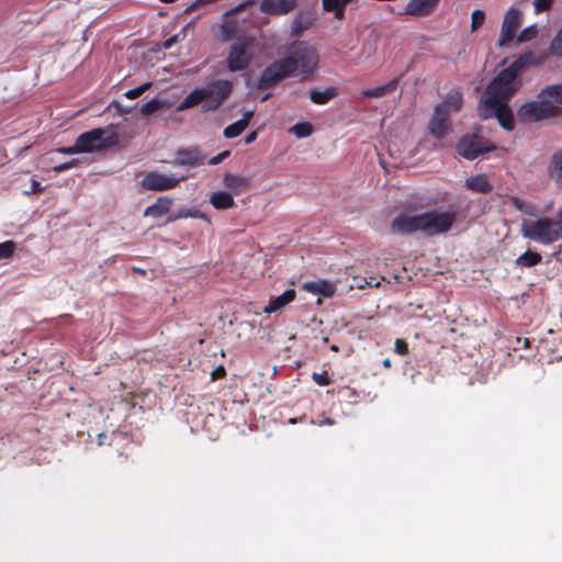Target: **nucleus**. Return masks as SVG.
Segmentation results:
<instances>
[{
    "label": "nucleus",
    "mask_w": 562,
    "mask_h": 562,
    "mask_svg": "<svg viewBox=\"0 0 562 562\" xmlns=\"http://www.w3.org/2000/svg\"><path fill=\"white\" fill-rule=\"evenodd\" d=\"M226 376V369L223 366H218L211 373V380L216 381Z\"/></svg>",
    "instance_id": "a18cd8bd"
},
{
    "label": "nucleus",
    "mask_w": 562,
    "mask_h": 562,
    "mask_svg": "<svg viewBox=\"0 0 562 562\" xmlns=\"http://www.w3.org/2000/svg\"><path fill=\"white\" fill-rule=\"evenodd\" d=\"M532 61L533 54L531 52L519 55L490 82L480 103L508 102L521 88L522 82L519 77L522 70Z\"/></svg>",
    "instance_id": "f257e3e1"
},
{
    "label": "nucleus",
    "mask_w": 562,
    "mask_h": 562,
    "mask_svg": "<svg viewBox=\"0 0 562 562\" xmlns=\"http://www.w3.org/2000/svg\"><path fill=\"white\" fill-rule=\"evenodd\" d=\"M255 38L252 36H239L232 44L227 57V67L231 71H241L248 68L251 60V49Z\"/></svg>",
    "instance_id": "6e6552de"
},
{
    "label": "nucleus",
    "mask_w": 562,
    "mask_h": 562,
    "mask_svg": "<svg viewBox=\"0 0 562 562\" xmlns=\"http://www.w3.org/2000/svg\"><path fill=\"white\" fill-rule=\"evenodd\" d=\"M398 80L394 79L386 85L367 89L361 92L363 98L379 99L395 91Z\"/></svg>",
    "instance_id": "cd10ccee"
},
{
    "label": "nucleus",
    "mask_w": 562,
    "mask_h": 562,
    "mask_svg": "<svg viewBox=\"0 0 562 562\" xmlns=\"http://www.w3.org/2000/svg\"><path fill=\"white\" fill-rule=\"evenodd\" d=\"M228 156H229V151L228 150L222 151L218 155L212 157L209 160V164L210 165H218L220 162H222Z\"/></svg>",
    "instance_id": "49530a36"
},
{
    "label": "nucleus",
    "mask_w": 562,
    "mask_h": 562,
    "mask_svg": "<svg viewBox=\"0 0 562 562\" xmlns=\"http://www.w3.org/2000/svg\"><path fill=\"white\" fill-rule=\"evenodd\" d=\"M562 104V83L544 87L538 94V101L524 103L517 110L521 123L540 122L559 114Z\"/></svg>",
    "instance_id": "f03ea898"
},
{
    "label": "nucleus",
    "mask_w": 562,
    "mask_h": 562,
    "mask_svg": "<svg viewBox=\"0 0 562 562\" xmlns=\"http://www.w3.org/2000/svg\"><path fill=\"white\" fill-rule=\"evenodd\" d=\"M55 151L59 153V154H64V155L80 154V149L78 147L77 142H75V144L72 146L58 147Z\"/></svg>",
    "instance_id": "37998d69"
},
{
    "label": "nucleus",
    "mask_w": 562,
    "mask_h": 562,
    "mask_svg": "<svg viewBox=\"0 0 562 562\" xmlns=\"http://www.w3.org/2000/svg\"><path fill=\"white\" fill-rule=\"evenodd\" d=\"M316 12L314 9L300 10L291 25V33L293 35H300L303 31L310 29L315 21Z\"/></svg>",
    "instance_id": "f3484780"
},
{
    "label": "nucleus",
    "mask_w": 562,
    "mask_h": 562,
    "mask_svg": "<svg viewBox=\"0 0 562 562\" xmlns=\"http://www.w3.org/2000/svg\"><path fill=\"white\" fill-rule=\"evenodd\" d=\"M151 83L150 82H146V83H143L136 88H133V89H130L127 90L124 95L130 99V100H134V99H137L138 97H140L146 90H148L150 88Z\"/></svg>",
    "instance_id": "e433bc0d"
},
{
    "label": "nucleus",
    "mask_w": 562,
    "mask_h": 562,
    "mask_svg": "<svg viewBox=\"0 0 562 562\" xmlns=\"http://www.w3.org/2000/svg\"><path fill=\"white\" fill-rule=\"evenodd\" d=\"M312 380L319 386L331 384V379L328 376L327 371H323L322 373L313 372Z\"/></svg>",
    "instance_id": "4c0bfd02"
},
{
    "label": "nucleus",
    "mask_w": 562,
    "mask_h": 562,
    "mask_svg": "<svg viewBox=\"0 0 562 562\" xmlns=\"http://www.w3.org/2000/svg\"><path fill=\"white\" fill-rule=\"evenodd\" d=\"M76 142L80 153L102 151L115 146L119 143V135L115 132L106 134L104 128L97 127L80 134Z\"/></svg>",
    "instance_id": "0eeeda50"
},
{
    "label": "nucleus",
    "mask_w": 562,
    "mask_h": 562,
    "mask_svg": "<svg viewBox=\"0 0 562 562\" xmlns=\"http://www.w3.org/2000/svg\"><path fill=\"white\" fill-rule=\"evenodd\" d=\"M296 297V292L294 289H289L284 291L281 295L277 297H271L269 304L265 306L263 312L266 314H272L286 306L291 302H293Z\"/></svg>",
    "instance_id": "412c9836"
},
{
    "label": "nucleus",
    "mask_w": 562,
    "mask_h": 562,
    "mask_svg": "<svg viewBox=\"0 0 562 562\" xmlns=\"http://www.w3.org/2000/svg\"><path fill=\"white\" fill-rule=\"evenodd\" d=\"M549 52L553 56H562V26L551 41Z\"/></svg>",
    "instance_id": "72a5a7b5"
},
{
    "label": "nucleus",
    "mask_w": 562,
    "mask_h": 562,
    "mask_svg": "<svg viewBox=\"0 0 562 562\" xmlns=\"http://www.w3.org/2000/svg\"><path fill=\"white\" fill-rule=\"evenodd\" d=\"M454 212H425L420 214L422 232L427 236L447 233L456 222Z\"/></svg>",
    "instance_id": "1a4fd4ad"
},
{
    "label": "nucleus",
    "mask_w": 562,
    "mask_h": 562,
    "mask_svg": "<svg viewBox=\"0 0 562 562\" xmlns=\"http://www.w3.org/2000/svg\"><path fill=\"white\" fill-rule=\"evenodd\" d=\"M339 91L336 87H327L324 90H310V99L315 104H326L338 95Z\"/></svg>",
    "instance_id": "393cba45"
},
{
    "label": "nucleus",
    "mask_w": 562,
    "mask_h": 562,
    "mask_svg": "<svg viewBox=\"0 0 562 562\" xmlns=\"http://www.w3.org/2000/svg\"><path fill=\"white\" fill-rule=\"evenodd\" d=\"M420 214L417 215H397L391 224V231L395 234L408 235L417 231L422 232Z\"/></svg>",
    "instance_id": "4468645a"
},
{
    "label": "nucleus",
    "mask_w": 562,
    "mask_h": 562,
    "mask_svg": "<svg viewBox=\"0 0 562 562\" xmlns=\"http://www.w3.org/2000/svg\"><path fill=\"white\" fill-rule=\"evenodd\" d=\"M290 132L293 133L299 138H304L313 133V126L308 122H301L292 126Z\"/></svg>",
    "instance_id": "2f4dec72"
},
{
    "label": "nucleus",
    "mask_w": 562,
    "mask_h": 562,
    "mask_svg": "<svg viewBox=\"0 0 562 562\" xmlns=\"http://www.w3.org/2000/svg\"><path fill=\"white\" fill-rule=\"evenodd\" d=\"M15 247L16 245L13 240L0 243V260L10 258L14 254Z\"/></svg>",
    "instance_id": "c9c22d12"
},
{
    "label": "nucleus",
    "mask_w": 562,
    "mask_h": 562,
    "mask_svg": "<svg viewBox=\"0 0 562 562\" xmlns=\"http://www.w3.org/2000/svg\"><path fill=\"white\" fill-rule=\"evenodd\" d=\"M210 202L216 210H226L235 204L233 194L227 191L213 192Z\"/></svg>",
    "instance_id": "bb28decb"
},
{
    "label": "nucleus",
    "mask_w": 562,
    "mask_h": 562,
    "mask_svg": "<svg viewBox=\"0 0 562 562\" xmlns=\"http://www.w3.org/2000/svg\"><path fill=\"white\" fill-rule=\"evenodd\" d=\"M521 23V12L517 8H510L504 16L502 24L501 37L498 41L499 46L507 45L516 35V32Z\"/></svg>",
    "instance_id": "ddd939ff"
},
{
    "label": "nucleus",
    "mask_w": 562,
    "mask_h": 562,
    "mask_svg": "<svg viewBox=\"0 0 562 562\" xmlns=\"http://www.w3.org/2000/svg\"><path fill=\"white\" fill-rule=\"evenodd\" d=\"M465 187L476 193H490L493 190L486 175H475L465 180Z\"/></svg>",
    "instance_id": "4be33fe9"
},
{
    "label": "nucleus",
    "mask_w": 562,
    "mask_h": 562,
    "mask_svg": "<svg viewBox=\"0 0 562 562\" xmlns=\"http://www.w3.org/2000/svg\"><path fill=\"white\" fill-rule=\"evenodd\" d=\"M283 60H289L286 67L292 77L302 75L307 78L317 69L319 56L316 48L308 43L295 41L290 45Z\"/></svg>",
    "instance_id": "20e7f679"
},
{
    "label": "nucleus",
    "mask_w": 562,
    "mask_h": 562,
    "mask_svg": "<svg viewBox=\"0 0 562 562\" xmlns=\"http://www.w3.org/2000/svg\"><path fill=\"white\" fill-rule=\"evenodd\" d=\"M172 205V199L159 198L154 204L145 210V216L160 217L169 212Z\"/></svg>",
    "instance_id": "a878e982"
},
{
    "label": "nucleus",
    "mask_w": 562,
    "mask_h": 562,
    "mask_svg": "<svg viewBox=\"0 0 562 562\" xmlns=\"http://www.w3.org/2000/svg\"><path fill=\"white\" fill-rule=\"evenodd\" d=\"M258 137V131H254L251 133H249L246 137H245V144H251L254 143Z\"/></svg>",
    "instance_id": "3c124183"
},
{
    "label": "nucleus",
    "mask_w": 562,
    "mask_h": 562,
    "mask_svg": "<svg viewBox=\"0 0 562 562\" xmlns=\"http://www.w3.org/2000/svg\"><path fill=\"white\" fill-rule=\"evenodd\" d=\"M44 191V187L41 184V182H38L37 180H32V183H31V193H41Z\"/></svg>",
    "instance_id": "de8ad7c7"
},
{
    "label": "nucleus",
    "mask_w": 562,
    "mask_h": 562,
    "mask_svg": "<svg viewBox=\"0 0 562 562\" xmlns=\"http://www.w3.org/2000/svg\"><path fill=\"white\" fill-rule=\"evenodd\" d=\"M223 32H224V37L229 38L234 32L232 24L231 23L224 24Z\"/></svg>",
    "instance_id": "8fccbe9b"
},
{
    "label": "nucleus",
    "mask_w": 562,
    "mask_h": 562,
    "mask_svg": "<svg viewBox=\"0 0 562 562\" xmlns=\"http://www.w3.org/2000/svg\"><path fill=\"white\" fill-rule=\"evenodd\" d=\"M246 128H247L246 120H238L235 123L226 126L224 128L223 134L226 138H234V137L239 136Z\"/></svg>",
    "instance_id": "7c9ffc66"
},
{
    "label": "nucleus",
    "mask_w": 562,
    "mask_h": 562,
    "mask_svg": "<svg viewBox=\"0 0 562 562\" xmlns=\"http://www.w3.org/2000/svg\"><path fill=\"white\" fill-rule=\"evenodd\" d=\"M394 350L400 356H405V355L408 353V344L406 342V340L397 338L395 340V348H394Z\"/></svg>",
    "instance_id": "79ce46f5"
},
{
    "label": "nucleus",
    "mask_w": 562,
    "mask_h": 562,
    "mask_svg": "<svg viewBox=\"0 0 562 562\" xmlns=\"http://www.w3.org/2000/svg\"><path fill=\"white\" fill-rule=\"evenodd\" d=\"M233 82L229 80H213L205 87L194 89L190 92L182 103L178 105V111L202 104V112L217 110L224 101L232 94Z\"/></svg>",
    "instance_id": "7ed1b4c3"
},
{
    "label": "nucleus",
    "mask_w": 562,
    "mask_h": 562,
    "mask_svg": "<svg viewBox=\"0 0 562 562\" xmlns=\"http://www.w3.org/2000/svg\"><path fill=\"white\" fill-rule=\"evenodd\" d=\"M205 157L196 147L178 150V166L196 167L203 165Z\"/></svg>",
    "instance_id": "aec40b11"
},
{
    "label": "nucleus",
    "mask_w": 562,
    "mask_h": 562,
    "mask_svg": "<svg viewBox=\"0 0 562 562\" xmlns=\"http://www.w3.org/2000/svg\"><path fill=\"white\" fill-rule=\"evenodd\" d=\"M173 43H176V36H171L167 41H165L162 43V47L164 48H169V47H171L173 45Z\"/></svg>",
    "instance_id": "603ef678"
},
{
    "label": "nucleus",
    "mask_w": 562,
    "mask_h": 562,
    "mask_svg": "<svg viewBox=\"0 0 562 562\" xmlns=\"http://www.w3.org/2000/svg\"><path fill=\"white\" fill-rule=\"evenodd\" d=\"M537 35V29L535 26H529V27H526L524 29L519 35H518V42L519 43H524V42H529L531 41L532 38H535Z\"/></svg>",
    "instance_id": "58836bf2"
},
{
    "label": "nucleus",
    "mask_w": 562,
    "mask_h": 562,
    "mask_svg": "<svg viewBox=\"0 0 562 562\" xmlns=\"http://www.w3.org/2000/svg\"><path fill=\"white\" fill-rule=\"evenodd\" d=\"M79 164H80L79 159H71L69 161H66V162H63L60 165L54 166L53 170L55 172H63V171H66L68 169H71V168H75V167L79 166Z\"/></svg>",
    "instance_id": "a19ab883"
},
{
    "label": "nucleus",
    "mask_w": 562,
    "mask_h": 562,
    "mask_svg": "<svg viewBox=\"0 0 562 562\" xmlns=\"http://www.w3.org/2000/svg\"><path fill=\"white\" fill-rule=\"evenodd\" d=\"M547 173L557 183H562V149L555 151L548 164Z\"/></svg>",
    "instance_id": "5701e85b"
},
{
    "label": "nucleus",
    "mask_w": 562,
    "mask_h": 562,
    "mask_svg": "<svg viewBox=\"0 0 562 562\" xmlns=\"http://www.w3.org/2000/svg\"><path fill=\"white\" fill-rule=\"evenodd\" d=\"M463 106V97L460 91H452L445 100L436 105L429 120V133L437 139L446 137L450 130V116L458 113Z\"/></svg>",
    "instance_id": "423d86ee"
},
{
    "label": "nucleus",
    "mask_w": 562,
    "mask_h": 562,
    "mask_svg": "<svg viewBox=\"0 0 562 562\" xmlns=\"http://www.w3.org/2000/svg\"><path fill=\"white\" fill-rule=\"evenodd\" d=\"M553 2L554 0H533L535 12L540 13L548 11L552 7Z\"/></svg>",
    "instance_id": "ea45409f"
},
{
    "label": "nucleus",
    "mask_w": 562,
    "mask_h": 562,
    "mask_svg": "<svg viewBox=\"0 0 562 562\" xmlns=\"http://www.w3.org/2000/svg\"><path fill=\"white\" fill-rule=\"evenodd\" d=\"M525 345H526V346H528V345H529V339H528V338H526V339H525Z\"/></svg>",
    "instance_id": "13d9d810"
},
{
    "label": "nucleus",
    "mask_w": 562,
    "mask_h": 562,
    "mask_svg": "<svg viewBox=\"0 0 562 562\" xmlns=\"http://www.w3.org/2000/svg\"><path fill=\"white\" fill-rule=\"evenodd\" d=\"M491 149L492 147L485 146L483 139L476 135L463 136L457 144L458 154L469 160H473Z\"/></svg>",
    "instance_id": "f8f14e48"
},
{
    "label": "nucleus",
    "mask_w": 562,
    "mask_h": 562,
    "mask_svg": "<svg viewBox=\"0 0 562 562\" xmlns=\"http://www.w3.org/2000/svg\"><path fill=\"white\" fill-rule=\"evenodd\" d=\"M520 233L524 238L542 245H551L562 239V207L558 212L557 221L550 217L524 221Z\"/></svg>",
    "instance_id": "39448f33"
},
{
    "label": "nucleus",
    "mask_w": 562,
    "mask_h": 562,
    "mask_svg": "<svg viewBox=\"0 0 562 562\" xmlns=\"http://www.w3.org/2000/svg\"><path fill=\"white\" fill-rule=\"evenodd\" d=\"M541 261L542 256L539 252L527 250L515 260V265L520 268H531L539 265Z\"/></svg>",
    "instance_id": "c85d7f7f"
},
{
    "label": "nucleus",
    "mask_w": 562,
    "mask_h": 562,
    "mask_svg": "<svg viewBox=\"0 0 562 562\" xmlns=\"http://www.w3.org/2000/svg\"><path fill=\"white\" fill-rule=\"evenodd\" d=\"M303 289L308 293L314 295H322L324 297H331L336 292L335 284L323 279L305 282L303 284Z\"/></svg>",
    "instance_id": "6ab92c4d"
},
{
    "label": "nucleus",
    "mask_w": 562,
    "mask_h": 562,
    "mask_svg": "<svg viewBox=\"0 0 562 562\" xmlns=\"http://www.w3.org/2000/svg\"><path fill=\"white\" fill-rule=\"evenodd\" d=\"M245 5H246V3H241V4L237 5L233 11H236V12L240 11L245 8Z\"/></svg>",
    "instance_id": "4d7b16f0"
},
{
    "label": "nucleus",
    "mask_w": 562,
    "mask_h": 562,
    "mask_svg": "<svg viewBox=\"0 0 562 562\" xmlns=\"http://www.w3.org/2000/svg\"><path fill=\"white\" fill-rule=\"evenodd\" d=\"M509 203L516 210H518L519 212H521V213H524L526 215L533 216L537 213V207L531 202L522 200V199H520L518 196H510L509 198Z\"/></svg>",
    "instance_id": "c756f323"
},
{
    "label": "nucleus",
    "mask_w": 562,
    "mask_h": 562,
    "mask_svg": "<svg viewBox=\"0 0 562 562\" xmlns=\"http://www.w3.org/2000/svg\"><path fill=\"white\" fill-rule=\"evenodd\" d=\"M299 4L297 0H262L260 11L269 15H285Z\"/></svg>",
    "instance_id": "dca6fc26"
},
{
    "label": "nucleus",
    "mask_w": 562,
    "mask_h": 562,
    "mask_svg": "<svg viewBox=\"0 0 562 562\" xmlns=\"http://www.w3.org/2000/svg\"><path fill=\"white\" fill-rule=\"evenodd\" d=\"M485 13L482 10H474L471 14V31L474 32L484 24Z\"/></svg>",
    "instance_id": "f704fd0d"
},
{
    "label": "nucleus",
    "mask_w": 562,
    "mask_h": 562,
    "mask_svg": "<svg viewBox=\"0 0 562 562\" xmlns=\"http://www.w3.org/2000/svg\"><path fill=\"white\" fill-rule=\"evenodd\" d=\"M439 0H409L404 13L417 18L429 15L437 7Z\"/></svg>",
    "instance_id": "a211bd4d"
},
{
    "label": "nucleus",
    "mask_w": 562,
    "mask_h": 562,
    "mask_svg": "<svg viewBox=\"0 0 562 562\" xmlns=\"http://www.w3.org/2000/svg\"><path fill=\"white\" fill-rule=\"evenodd\" d=\"M142 186L144 189L150 191L168 190L176 187V178L157 171H151L145 175L142 180Z\"/></svg>",
    "instance_id": "2eb2a0df"
},
{
    "label": "nucleus",
    "mask_w": 562,
    "mask_h": 562,
    "mask_svg": "<svg viewBox=\"0 0 562 562\" xmlns=\"http://www.w3.org/2000/svg\"><path fill=\"white\" fill-rule=\"evenodd\" d=\"M383 367L386 368V369L391 368V360L389 358L383 360Z\"/></svg>",
    "instance_id": "5fc2aeb1"
},
{
    "label": "nucleus",
    "mask_w": 562,
    "mask_h": 562,
    "mask_svg": "<svg viewBox=\"0 0 562 562\" xmlns=\"http://www.w3.org/2000/svg\"><path fill=\"white\" fill-rule=\"evenodd\" d=\"M165 105H166V102L158 100V99H153L142 105L140 113L143 115L147 116V115H150V114L155 113L156 111L162 109Z\"/></svg>",
    "instance_id": "473e14b6"
},
{
    "label": "nucleus",
    "mask_w": 562,
    "mask_h": 562,
    "mask_svg": "<svg viewBox=\"0 0 562 562\" xmlns=\"http://www.w3.org/2000/svg\"><path fill=\"white\" fill-rule=\"evenodd\" d=\"M345 8L344 5H340L338 7L337 9H335L333 12L335 14V18L337 20H344L345 19Z\"/></svg>",
    "instance_id": "09e8293b"
},
{
    "label": "nucleus",
    "mask_w": 562,
    "mask_h": 562,
    "mask_svg": "<svg viewBox=\"0 0 562 562\" xmlns=\"http://www.w3.org/2000/svg\"><path fill=\"white\" fill-rule=\"evenodd\" d=\"M223 183L235 194H238L239 192L246 190L249 187L250 180L249 178L243 176L227 173L224 177Z\"/></svg>",
    "instance_id": "b1692460"
},
{
    "label": "nucleus",
    "mask_w": 562,
    "mask_h": 562,
    "mask_svg": "<svg viewBox=\"0 0 562 562\" xmlns=\"http://www.w3.org/2000/svg\"><path fill=\"white\" fill-rule=\"evenodd\" d=\"M341 5V0H323V9L325 12H331Z\"/></svg>",
    "instance_id": "c03bdc74"
},
{
    "label": "nucleus",
    "mask_w": 562,
    "mask_h": 562,
    "mask_svg": "<svg viewBox=\"0 0 562 562\" xmlns=\"http://www.w3.org/2000/svg\"><path fill=\"white\" fill-rule=\"evenodd\" d=\"M327 424H333V420L328 418Z\"/></svg>",
    "instance_id": "bf43d9fd"
},
{
    "label": "nucleus",
    "mask_w": 562,
    "mask_h": 562,
    "mask_svg": "<svg viewBox=\"0 0 562 562\" xmlns=\"http://www.w3.org/2000/svg\"><path fill=\"white\" fill-rule=\"evenodd\" d=\"M477 114L481 119L496 117L499 125L506 131H514L515 117L508 102L479 103Z\"/></svg>",
    "instance_id": "9d476101"
},
{
    "label": "nucleus",
    "mask_w": 562,
    "mask_h": 562,
    "mask_svg": "<svg viewBox=\"0 0 562 562\" xmlns=\"http://www.w3.org/2000/svg\"><path fill=\"white\" fill-rule=\"evenodd\" d=\"M254 116V111H247L243 114V117L240 120H246L247 126L249 125L250 120Z\"/></svg>",
    "instance_id": "864d4df0"
},
{
    "label": "nucleus",
    "mask_w": 562,
    "mask_h": 562,
    "mask_svg": "<svg viewBox=\"0 0 562 562\" xmlns=\"http://www.w3.org/2000/svg\"><path fill=\"white\" fill-rule=\"evenodd\" d=\"M289 60H283V58L279 59V60H276L273 63H271L269 66H267L259 79H258V83H257V87L258 89L260 90H267V89H270L274 86H277L278 83H280L283 79L288 78V77H292L291 76V71H289L288 69V63Z\"/></svg>",
    "instance_id": "9b49d317"
},
{
    "label": "nucleus",
    "mask_w": 562,
    "mask_h": 562,
    "mask_svg": "<svg viewBox=\"0 0 562 562\" xmlns=\"http://www.w3.org/2000/svg\"><path fill=\"white\" fill-rule=\"evenodd\" d=\"M134 271H135L136 273L142 274V276H145V274H146V271H145L144 269H142V268H134Z\"/></svg>",
    "instance_id": "6e6d98bb"
}]
</instances>
